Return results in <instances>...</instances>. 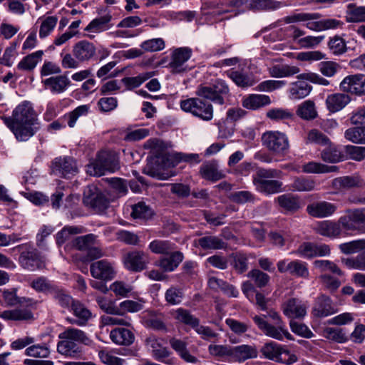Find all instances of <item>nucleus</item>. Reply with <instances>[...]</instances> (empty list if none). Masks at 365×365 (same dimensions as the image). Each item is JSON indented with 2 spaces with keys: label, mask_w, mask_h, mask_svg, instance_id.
Segmentation results:
<instances>
[{
  "label": "nucleus",
  "mask_w": 365,
  "mask_h": 365,
  "mask_svg": "<svg viewBox=\"0 0 365 365\" xmlns=\"http://www.w3.org/2000/svg\"><path fill=\"white\" fill-rule=\"evenodd\" d=\"M230 88L226 82L217 79L208 86L200 85L196 90L197 98H190L180 101L181 109L205 121H210L213 118V106L210 103L204 101L201 98L222 105L229 96Z\"/></svg>",
  "instance_id": "obj_1"
},
{
  "label": "nucleus",
  "mask_w": 365,
  "mask_h": 365,
  "mask_svg": "<svg viewBox=\"0 0 365 365\" xmlns=\"http://www.w3.org/2000/svg\"><path fill=\"white\" fill-rule=\"evenodd\" d=\"M0 118L20 142L29 140L40 129L37 115L29 101L19 104L11 116L0 115Z\"/></svg>",
  "instance_id": "obj_2"
},
{
  "label": "nucleus",
  "mask_w": 365,
  "mask_h": 365,
  "mask_svg": "<svg viewBox=\"0 0 365 365\" xmlns=\"http://www.w3.org/2000/svg\"><path fill=\"white\" fill-rule=\"evenodd\" d=\"M253 321L258 329L268 337L279 341H282L284 338L294 340L293 336L287 329L285 323L282 320L279 314L274 310H269L267 314L255 316Z\"/></svg>",
  "instance_id": "obj_3"
},
{
  "label": "nucleus",
  "mask_w": 365,
  "mask_h": 365,
  "mask_svg": "<svg viewBox=\"0 0 365 365\" xmlns=\"http://www.w3.org/2000/svg\"><path fill=\"white\" fill-rule=\"evenodd\" d=\"M319 13H296L285 17L287 24L303 22L304 26L311 31L320 32L329 29H336L343 25V22L336 19H321Z\"/></svg>",
  "instance_id": "obj_4"
},
{
  "label": "nucleus",
  "mask_w": 365,
  "mask_h": 365,
  "mask_svg": "<svg viewBox=\"0 0 365 365\" xmlns=\"http://www.w3.org/2000/svg\"><path fill=\"white\" fill-rule=\"evenodd\" d=\"M282 175L280 170L259 168L252 176V182L255 189L264 195H273L283 191L282 181L274 180Z\"/></svg>",
  "instance_id": "obj_5"
},
{
  "label": "nucleus",
  "mask_w": 365,
  "mask_h": 365,
  "mask_svg": "<svg viewBox=\"0 0 365 365\" xmlns=\"http://www.w3.org/2000/svg\"><path fill=\"white\" fill-rule=\"evenodd\" d=\"M120 168L117 154L111 151L99 152L95 160L86 165V173L93 176H101L107 172L114 173Z\"/></svg>",
  "instance_id": "obj_6"
},
{
  "label": "nucleus",
  "mask_w": 365,
  "mask_h": 365,
  "mask_svg": "<svg viewBox=\"0 0 365 365\" xmlns=\"http://www.w3.org/2000/svg\"><path fill=\"white\" fill-rule=\"evenodd\" d=\"M344 233L365 234V207L349 209L340 217Z\"/></svg>",
  "instance_id": "obj_7"
},
{
  "label": "nucleus",
  "mask_w": 365,
  "mask_h": 365,
  "mask_svg": "<svg viewBox=\"0 0 365 365\" xmlns=\"http://www.w3.org/2000/svg\"><path fill=\"white\" fill-rule=\"evenodd\" d=\"M261 352L264 358L274 361L291 364L297 361V356L292 354L284 346L274 341H269L261 348Z\"/></svg>",
  "instance_id": "obj_8"
},
{
  "label": "nucleus",
  "mask_w": 365,
  "mask_h": 365,
  "mask_svg": "<svg viewBox=\"0 0 365 365\" xmlns=\"http://www.w3.org/2000/svg\"><path fill=\"white\" fill-rule=\"evenodd\" d=\"M262 144L277 155H284L289 148L287 135L279 131H267L262 136Z\"/></svg>",
  "instance_id": "obj_9"
},
{
  "label": "nucleus",
  "mask_w": 365,
  "mask_h": 365,
  "mask_svg": "<svg viewBox=\"0 0 365 365\" xmlns=\"http://www.w3.org/2000/svg\"><path fill=\"white\" fill-rule=\"evenodd\" d=\"M53 174L63 178H71L78 173L76 160L69 156H60L54 158L51 165Z\"/></svg>",
  "instance_id": "obj_10"
},
{
  "label": "nucleus",
  "mask_w": 365,
  "mask_h": 365,
  "mask_svg": "<svg viewBox=\"0 0 365 365\" xmlns=\"http://www.w3.org/2000/svg\"><path fill=\"white\" fill-rule=\"evenodd\" d=\"M192 53L191 48L180 47L175 48L171 55L169 66L173 73H179L187 71L185 63L190 58Z\"/></svg>",
  "instance_id": "obj_11"
},
{
  "label": "nucleus",
  "mask_w": 365,
  "mask_h": 365,
  "mask_svg": "<svg viewBox=\"0 0 365 365\" xmlns=\"http://www.w3.org/2000/svg\"><path fill=\"white\" fill-rule=\"evenodd\" d=\"M150 262L148 253L143 251H134L128 253L123 258L126 269L132 272H141L146 269Z\"/></svg>",
  "instance_id": "obj_12"
},
{
  "label": "nucleus",
  "mask_w": 365,
  "mask_h": 365,
  "mask_svg": "<svg viewBox=\"0 0 365 365\" xmlns=\"http://www.w3.org/2000/svg\"><path fill=\"white\" fill-rule=\"evenodd\" d=\"M340 89L356 95H365V76L355 74L345 77L340 83Z\"/></svg>",
  "instance_id": "obj_13"
},
{
  "label": "nucleus",
  "mask_w": 365,
  "mask_h": 365,
  "mask_svg": "<svg viewBox=\"0 0 365 365\" xmlns=\"http://www.w3.org/2000/svg\"><path fill=\"white\" fill-rule=\"evenodd\" d=\"M19 264L26 269L34 271L44 267V261L36 249L29 248L19 256Z\"/></svg>",
  "instance_id": "obj_14"
},
{
  "label": "nucleus",
  "mask_w": 365,
  "mask_h": 365,
  "mask_svg": "<svg viewBox=\"0 0 365 365\" xmlns=\"http://www.w3.org/2000/svg\"><path fill=\"white\" fill-rule=\"evenodd\" d=\"M90 271L93 277L105 281L110 280L115 276L113 264L106 259L93 262L90 266Z\"/></svg>",
  "instance_id": "obj_15"
},
{
  "label": "nucleus",
  "mask_w": 365,
  "mask_h": 365,
  "mask_svg": "<svg viewBox=\"0 0 365 365\" xmlns=\"http://www.w3.org/2000/svg\"><path fill=\"white\" fill-rule=\"evenodd\" d=\"M145 345L151 350L153 357L160 362L171 365L173 360L169 359L170 352L163 346L155 336H150L145 339Z\"/></svg>",
  "instance_id": "obj_16"
},
{
  "label": "nucleus",
  "mask_w": 365,
  "mask_h": 365,
  "mask_svg": "<svg viewBox=\"0 0 365 365\" xmlns=\"http://www.w3.org/2000/svg\"><path fill=\"white\" fill-rule=\"evenodd\" d=\"M337 312L332 300L324 294L319 296L314 303L312 314L319 318L326 317Z\"/></svg>",
  "instance_id": "obj_17"
},
{
  "label": "nucleus",
  "mask_w": 365,
  "mask_h": 365,
  "mask_svg": "<svg viewBox=\"0 0 365 365\" xmlns=\"http://www.w3.org/2000/svg\"><path fill=\"white\" fill-rule=\"evenodd\" d=\"M307 305L306 302L292 298L282 304V311L285 316L290 319L303 318L307 314Z\"/></svg>",
  "instance_id": "obj_18"
},
{
  "label": "nucleus",
  "mask_w": 365,
  "mask_h": 365,
  "mask_svg": "<svg viewBox=\"0 0 365 365\" xmlns=\"http://www.w3.org/2000/svg\"><path fill=\"white\" fill-rule=\"evenodd\" d=\"M335 204L327 201H318L307 205V213L316 218H325L332 215L336 210Z\"/></svg>",
  "instance_id": "obj_19"
},
{
  "label": "nucleus",
  "mask_w": 365,
  "mask_h": 365,
  "mask_svg": "<svg viewBox=\"0 0 365 365\" xmlns=\"http://www.w3.org/2000/svg\"><path fill=\"white\" fill-rule=\"evenodd\" d=\"M71 310L76 317L66 318V321L71 324H75L78 327L86 326L93 317L91 312L83 303L78 300L73 304Z\"/></svg>",
  "instance_id": "obj_20"
},
{
  "label": "nucleus",
  "mask_w": 365,
  "mask_h": 365,
  "mask_svg": "<svg viewBox=\"0 0 365 365\" xmlns=\"http://www.w3.org/2000/svg\"><path fill=\"white\" fill-rule=\"evenodd\" d=\"M296 252L304 258H312L317 256L328 255L330 249L326 245H319L312 242H304L298 247Z\"/></svg>",
  "instance_id": "obj_21"
},
{
  "label": "nucleus",
  "mask_w": 365,
  "mask_h": 365,
  "mask_svg": "<svg viewBox=\"0 0 365 365\" xmlns=\"http://www.w3.org/2000/svg\"><path fill=\"white\" fill-rule=\"evenodd\" d=\"M43 83L51 93L61 94L69 88L71 83L66 75H58L44 79Z\"/></svg>",
  "instance_id": "obj_22"
},
{
  "label": "nucleus",
  "mask_w": 365,
  "mask_h": 365,
  "mask_svg": "<svg viewBox=\"0 0 365 365\" xmlns=\"http://www.w3.org/2000/svg\"><path fill=\"white\" fill-rule=\"evenodd\" d=\"M96 47L87 41L76 43L72 49L73 55L79 62L90 61L96 55Z\"/></svg>",
  "instance_id": "obj_23"
},
{
  "label": "nucleus",
  "mask_w": 365,
  "mask_h": 365,
  "mask_svg": "<svg viewBox=\"0 0 365 365\" xmlns=\"http://www.w3.org/2000/svg\"><path fill=\"white\" fill-rule=\"evenodd\" d=\"M315 230L318 234L328 237H337L344 232L340 218L337 222L331 221L320 222L316 226Z\"/></svg>",
  "instance_id": "obj_24"
},
{
  "label": "nucleus",
  "mask_w": 365,
  "mask_h": 365,
  "mask_svg": "<svg viewBox=\"0 0 365 365\" xmlns=\"http://www.w3.org/2000/svg\"><path fill=\"white\" fill-rule=\"evenodd\" d=\"M183 258L181 252L173 250L169 255L160 258L156 264L165 272H173L179 266Z\"/></svg>",
  "instance_id": "obj_25"
},
{
  "label": "nucleus",
  "mask_w": 365,
  "mask_h": 365,
  "mask_svg": "<svg viewBox=\"0 0 365 365\" xmlns=\"http://www.w3.org/2000/svg\"><path fill=\"white\" fill-rule=\"evenodd\" d=\"M349 95L341 93H335L328 95L326 98V106L331 113H336L342 110L350 102Z\"/></svg>",
  "instance_id": "obj_26"
},
{
  "label": "nucleus",
  "mask_w": 365,
  "mask_h": 365,
  "mask_svg": "<svg viewBox=\"0 0 365 365\" xmlns=\"http://www.w3.org/2000/svg\"><path fill=\"white\" fill-rule=\"evenodd\" d=\"M59 339H70L78 344L91 345L92 340L88 334L81 329L74 327H67L58 335Z\"/></svg>",
  "instance_id": "obj_27"
},
{
  "label": "nucleus",
  "mask_w": 365,
  "mask_h": 365,
  "mask_svg": "<svg viewBox=\"0 0 365 365\" xmlns=\"http://www.w3.org/2000/svg\"><path fill=\"white\" fill-rule=\"evenodd\" d=\"M363 180L358 175H348L339 177L332 180L331 186L338 190H349L361 187Z\"/></svg>",
  "instance_id": "obj_28"
},
{
  "label": "nucleus",
  "mask_w": 365,
  "mask_h": 365,
  "mask_svg": "<svg viewBox=\"0 0 365 365\" xmlns=\"http://www.w3.org/2000/svg\"><path fill=\"white\" fill-rule=\"evenodd\" d=\"M195 242L204 250H215L226 248V242L220 237L206 235L195 240Z\"/></svg>",
  "instance_id": "obj_29"
},
{
  "label": "nucleus",
  "mask_w": 365,
  "mask_h": 365,
  "mask_svg": "<svg viewBox=\"0 0 365 365\" xmlns=\"http://www.w3.org/2000/svg\"><path fill=\"white\" fill-rule=\"evenodd\" d=\"M171 347L178 353L180 357L187 363L197 364L199 360L192 355L187 349V343L176 338H172L169 341Z\"/></svg>",
  "instance_id": "obj_30"
},
{
  "label": "nucleus",
  "mask_w": 365,
  "mask_h": 365,
  "mask_svg": "<svg viewBox=\"0 0 365 365\" xmlns=\"http://www.w3.org/2000/svg\"><path fill=\"white\" fill-rule=\"evenodd\" d=\"M85 204L90 205L98 212H104L109 205V200L101 192L93 193L83 199Z\"/></svg>",
  "instance_id": "obj_31"
},
{
  "label": "nucleus",
  "mask_w": 365,
  "mask_h": 365,
  "mask_svg": "<svg viewBox=\"0 0 365 365\" xmlns=\"http://www.w3.org/2000/svg\"><path fill=\"white\" fill-rule=\"evenodd\" d=\"M271 103L270 98L266 95L251 94L242 101L244 108L250 110H257Z\"/></svg>",
  "instance_id": "obj_32"
},
{
  "label": "nucleus",
  "mask_w": 365,
  "mask_h": 365,
  "mask_svg": "<svg viewBox=\"0 0 365 365\" xmlns=\"http://www.w3.org/2000/svg\"><path fill=\"white\" fill-rule=\"evenodd\" d=\"M43 55V51H37L24 57L18 63L17 69L22 71H31L37 64L41 61Z\"/></svg>",
  "instance_id": "obj_33"
},
{
  "label": "nucleus",
  "mask_w": 365,
  "mask_h": 365,
  "mask_svg": "<svg viewBox=\"0 0 365 365\" xmlns=\"http://www.w3.org/2000/svg\"><path fill=\"white\" fill-rule=\"evenodd\" d=\"M0 317L4 320L12 321H29L34 319L32 312L28 309L5 310L0 313Z\"/></svg>",
  "instance_id": "obj_34"
},
{
  "label": "nucleus",
  "mask_w": 365,
  "mask_h": 365,
  "mask_svg": "<svg viewBox=\"0 0 365 365\" xmlns=\"http://www.w3.org/2000/svg\"><path fill=\"white\" fill-rule=\"evenodd\" d=\"M316 182L309 177L294 176L290 188L297 192H311L315 189Z\"/></svg>",
  "instance_id": "obj_35"
},
{
  "label": "nucleus",
  "mask_w": 365,
  "mask_h": 365,
  "mask_svg": "<svg viewBox=\"0 0 365 365\" xmlns=\"http://www.w3.org/2000/svg\"><path fill=\"white\" fill-rule=\"evenodd\" d=\"M111 340L116 344L130 345L134 341L133 334L125 328H118L112 330L110 333Z\"/></svg>",
  "instance_id": "obj_36"
},
{
  "label": "nucleus",
  "mask_w": 365,
  "mask_h": 365,
  "mask_svg": "<svg viewBox=\"0 0 365 365\" xmlns=\"http://www.w3.org/2000/svg\"><path fill=\"white\" fill-rule=\"evenodd\" d=\"M112 16L109 13L92 20L86 26V31L93 32H102L108 30L112 25L110 24Z\"/></svg>",
  "instance_id": "obj_37"
},
{
  "label": "nucleus",
  "mask_w": 365,
  "mask_h": 365,
  "mask_svg": "<svg viewBox=\"0 0 365 365\" xmlns=\"http://www.w3.org/2000/svg\"><path fill=\"white\" fill-rule=\"evenodd\" d=\"M312 88V86L306 81L294 82L289 88V96L294 100L304 98L310 93Z\"/></svg>",
  "instance_id": "obj_38"
},
{
  "label": "nucleus",
  "mask_w": 365,
  "mask_h": 365,
  "mask_svg": "<svg viewBox=\"0 0 365 365\" xmlns=\"http://www.w3.org/2000/svg\"><path fill=\"white\" fill-rule=\"evenodd\" d=\"M226 73L237 86L247 88L255 84V80L252 75L232 70L227 71Z\"/></svg>",
  "instance_id": "obj_39"
},
{
  "label": "nucleus",
  "mask_w": 365,
  "mask_h": 365,
  "mask_svg": "<svg viewBox=\"0 0 365 365\" xmlns=\"http://www.w3.org/2000/svg\"><path fill=\"white\" fill-rule=\"evenodd\" d=\"M257 355L256 349L250 345H240L232 348V355L238 361L255 358Z\"/></svg>",
  "instance_id": "obj_40"
},
{
  "label": "nucleus",
  "mask_w": 365,
  "mask_h": 365,
  "mask_svg": "<svg viewBox=\"0 0 365 365\" xmlns=\"http://www.w3.org/2000/svg\"><path fill=\"white\" fill-rule=\"evenodd\" d=\"M57 344V351L59 354L75 356L81 352V349L79 344L70 339H60Z\"/></svg>",
  "instance_id": "obj_41"
},
{
  "label": "nucleus",
  "mask_w": 365,
  "mask_h": 365,
  "mask_svg": "<svg viewBox=\"0 0 365 365\" xmlns=\"http://www.w3.org/2000/svg\"><path fill=\"white\" fill-rule=\"evenodd\" d=\"M279 206L289 212H295L300 208V201L297 196L284 194L276 198Z\"/></svg>",
  "instance_id": "obj_42"
},
{
  "label": "nucleus",
  "mask_w": 365,
  "mask_h": 365,
  "mask_svg": "<svg viewBox=\"0 0 365 365\" xmlns=\"http://www.w3.org/2000/svg\"><path fill=\"white\" fill-rule=\"evenodd\" d=\"M148 248L154 254L168 255L175 249V244L169 240H155L149 244Z\"/></svg>",
  "instance_id": "obj_43"
},
{
  "label": "nucleus",
  "mask_w": 365,
  "mask_h": 365,
  "mask_svg": "<svg viewBox=\"0 0 365 365\" xmlns=\"http://www.w3.org/2000/svg\"><path fill=\"white\" fill-rule=\"evenodd\" d=\"M154 74L155 73L153 71L141 73L137 76L124 77L121 79V82L124 84L126 89L133 90L135 88L139 87L145 81L152 78L154 76Z\"/></svg>",
  "instance_id": "obj_44"
},
{
  "label": "nucleus",
  "mask_w": 365,
  "mask_h": 365,
  "mask_svg": "<svg viewBox=\"0 0 365 365\" xmlns=\"http://www.w3.org/2000/svg\"><path fill=\"white\" fill-rule=\"evenodd\" d=\"M297 114L304 120H314L317 117V111L313 101L307 100L302 103L297 108Z\"/></svg>",
  "instance_id": "obj_45"
},
{
  "label": "nucleus",
  "mask_w": 365,
  "mask_h": 365,
  "mask_svg": "<svg viewBox=\"0 0 365 365\" xmlns=\"http://www.w3.org/2000/svg\"><path fill=\"white\" fill-rule=\"evenodd\" d=\"M173 318L180 323L191 327L192 329L197 325L199 319L191 314L190 311L178 308L173 312Z\"/></svg>",
  "instance_id": "obj_46"
},
{
  "label": "nucleus",
  "mask_w": 365,
  "mask_h": 365,
  "mask_svg": "<svg viewBox=\"0 0 365 365\" xmlns=\"http://www.w3.org/2000/svg\"><path fill=\"white\" fill-rule=\"evenodd\" d=\"M299 72L298 67L289 65H275L269 68L270 76L275 78L290 76Z\"/></svg>",
  "instance_id": "obj_47"
},
{
  "label": "nucleus",
  "mask_w": 365,
  "mask_h": 365,
  "mask_svg": "<svg viewBox=\"0 0 365 365\" xmlns=\"http://www.w3.org/2000/svg\"><path fill=\"white\" fill-rule=\"evenodd\" d=\"M321 153L322 159L327 163H336L343 160V155L336 145L330 144Z\"/></svg>",
  "instance_id": "obj_48"
},
{
  "label": "nucleus",
  "mask_w": 365,
  "mask_h": 365,
  "mask_svg": "<svg viewBox=\"0 0 365 365\" xmlns=\"http://www.w3.org/2000/svg\"><path fill=\"white\" fill-rule=\"evenodd\" d=\"M200 173L206 180L217 181L224 178L223 173L218 170L217 166L214 163H206L201 166Z\"/></svg>",
  "instance_id": "obj_49"
},
{
  "label": "nucleus",
  "mask_w": 365,
  "mask_h": 365,
  "mask_svg": "<svg viewBox=\"0 0 365 365\" xmlns=\"http://www.w3.org/2000/svg\"><path fill=\"white\" fill-rule=\"evenodd\" d=\"M305 142L308 143H314L323 146L330 144V139L320 130L314 128L307 132L305 138Z\"/></svg>",
  "instance_id": "obj_50"
},
{
  "label": "nucleus",
  "mask_w": 365,
  "mask_h": 365,
  "mask_svg": "<svg viewBox=\"0 0 365 365\" xmlns=\"http://www.w3.org/2000/svg\"><path fill=\"white\" fill-rule=\"evenodd\" d=\"M282 4L273 0H248V6L252 10H276Z\"/></svg>",
  "instance_id": "obj_51"
},
{
  "label": "nucleus",
  "mask_w": 365,
  "mask_h": 365,
  "mask_svg": "<svg viewBox=\"0 0 365 365\" xmlns=\"http://www.w3.org/2000/svg\"><path fill=\"white\" fill-rule=\"evenodd\" d=\"M52 295L56 301L64 308L70 309L76 300L73 299L66 291L56 287L52 292Z\"/></svg>",
  "instance_id": "obj_52"
},
{
  "label": "nucleus",
  "mask_w": 365,
  "mask_h": 365,
  "mask_svg": "<svg viewBox=\"0 0 365 365\" xmlns=\"http://www.w3.org/2000/svg\"><path fill=\"white\" fill-rule=\"evenodd\" d=\"M289 274L297 277L307 279L309 275L307 264L300 260H293L290 262Z\"/></svg>",
  "instance_id": "obj_53"
},
{
  "label": "nucleus",
  "mask_w": 365,
  "mask_h": 365,
  "mask_svg": "<svg viewBox=\"0 0 365 365\" xmlns=\"http://www.w3.org/2000/svg\"><path fill=\"white\" fill-rule=\"evenodd\" d=\"M153 214L151 208L143 202H139L132 206L131 216L135 219H148Z\"/></svg>",
  "instance_id": "obj_54"
},
{
  "label": "nucleus",
  "mask_w": 365,
  "mask_h": 365,
  "mask_svg": "<svg viewBox=\"0 0 365 365\" xmlns=\"http://www.w3.org/2000/svg\"><path fill=\"white\" fill-rule=\"evenodd\" d=\"M344 136L354 143L365 144V126L349 128L345 131Z\"/></svg>",
  "instance_id": "obj_55"
},
{
  "label": "nucleus",
  "mask_w": 365,
  "mask_h": 365,
  "mask_svg": "<svg viewBox=\"0 0 365 365\" xmlns=\"http://www.w3.org/2000/svg\"><path fill=\"white\" fill-rule=\"evenodd\" d=\"M16 292V288L4 289L2 292V299L6 306L14 307L21 304L26 301L25 298L17 297Z\"/></svg>",
  "instance_id": "obj_56"
},
{
  "label": "nucleus",
  "mask_w": 365,
  "mask_h": 365,
  "mask_svg": "<svg viewBox=\"0 0 365 365\" xmlns=\"http://www.w3.org/2000/svg\"><path fill=\"white\" fill-rule=\"evenodd\" d=\"M81 232H83L82 227L66 226L56 234V243L58 245H61L69 239L71 235H76Z\"/></svg>",
  "instance_id": "obj_57"
},
{
  "label": "nucleus",
  "mask_w": 365,
  "mask_h": 365,
  "mask_svg": "<svg viewBox=\"0 0 365 365\" xmlns=\"http://www.w3.org/2000/svg\"><path fill=\"white\" fill-rule=\"evenodd\" d=\"M96 240L95 235L88 234L76 237L73 242V246L78 250L87 251L91 246L94 245Z\"/></svg>",
  "instance_id": "obj_58"
},
{
  "label": "nucleus",
  "mask_w": 365,
  "mask_h": 365,
  "mask_svg": "<svg viewBox=\"0 0 365 365\" xmlns=\"http://www.w3.org/2000/svg\"><path fill=\"white\" fill-rule=\"evenodd\" d=\"M31 287L39 292L52 293L56 286H54L47 278L39 277L34 279L30 284Z\"/></svg>",
  "instance_id": "obj_59"
},
{
  "label": "nucleus",
  "mask_w": 365,
  "mask_h": 365,
  "mask_svg": "<svg viewBox=\"0 0 365 365\" xmlns=\"http://www.w3.org/2000/svg\"><path fill=\"white\" fill-rule=\"evenodd\" d=\"M184 297L182 290L177 287H171L165 293L166 302L171 305H177L182 302Z\"/></svg>",
  "instance_id": "obj_60"
},
{
  "label": "nucleus",
  "mask_w": 365,
  "mask_h": 365,
  "mask_svg": "<svg viewBox=\"0 0 365 365\" xmlns=\"http://www.w3.org/2000/svg\"><path fill=\"white\" fill-rule=\"evenodd\" d=\"M58 22L56 16H50L45 18L41 24L39 29V37L44 38L47 37L51 32L54 29Z\"/></svg>",
  "instance_id": "obj_61"
},
{
  "label": "nucleus",
  "mask_w": 365,
  "mask_h": 365,
  "mask_svg": "<svg viewBox=\"0 0 365 365\" xmlns=\"http://www.w3.org/2000/svg\"><path fill=\"white\" fill-rule=\"evenodd\" d=\"M165 41L161 38H152L141 43L140 48L145 52H157L164 49Z\"/></svg>",
  "instance_id": "obj_62"
},
{
  "label": "nucleus",
  "mask_w": 365,
  "mask_h": 365,
  "mask_svg": "<svg viewBox=\"0 0 365 365\" xmlns=\"http://www.w3.org/2000/svg\"><path fill=\"white\" fill-rule=\"evenodd\" d=\"M247 277L252 279L255 284L259 288L265 287L269 282V276L259 269H254L250 271Z\"/></svg>",
  "instance_id": "obj_63"
},
{
  "label": "nucleus",
  "mask_w": 365,
  "mask_h": 365,
  "mask_svg": "<svg viewBox=\"0 0 365 365\" xmlns=\"http://www.w3.org/2000/svg\"><path fill=\"white\" fill-rule=\"evenodd\" d=\"M340 250L345 254H352L365 250V240H354L339 245Z\"/></svg>",
  "instance_id": "obj_64"
}]
</instances>
